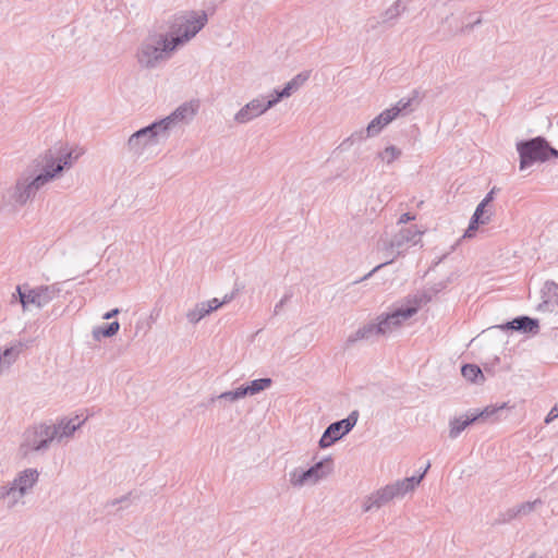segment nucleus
Here are the masks:
<instances>
[{"label":"nucleus","mask_w":558,"mask_h":558,"mask_svg":"<svg viewBox=\"0 0 558 558\" xmlns=\"http://www.w3.org/2000/svg\"><path fill=\"white\" fill-rule=\"evenodd\" d=\"M53 442L49 424L39 423L29 426L22 435L17 453L22 459H27L33 453H45Z\"/></svg>","instance_id":"obj_5"},{"label":"nucleus","mask_w":558,"mask_h":558,"mask_svg":"<svg viewBox=\"0 0 558 558\" xmlns=\"http://www.w3.org/2000/svg\"><path fill=\"white\" fill-rule=\"evenodd\" d=\"M366 134H367V128L353 132L349 137H347L341 143V147L351 146L355 143H360V142L365 141L366 138L373 137V135H366Z\"/></svg>","instance_id":"obj_37"},{"label":"nucleus","mask_w":558,"mask_h":558,"mask_svg":"<svg viewBox=\"0 0 558 558\" xmlns=\"http://www.w3.org/2000/svg\"><path fill=\"white\" fill-rule=\"evenodd\" d=\"M204 303H206L210 313H213L214 311L218 310L223 305V302L219 301L217 298H214L209 301H205Z\"/></svg>","instance_id":"obj_41"},{"label":"nucleus","mask_w":558,"mask_h":558,"mask_svg":"<svg viewBox=\"0 0 558 558\" xmlns=\"http://www.w3.org/2000/svg\"><path fill=\"white\" fill-rule=\"evenodd\" d=\"M120 313V310L119 308H113L109 312H107L102 318L104 319H111L112 317L117 316L118 314Z\"/></svg>","instance_id":"obj_47"},{"label":"nucleus","mask_w":558,"mask_h":558,"mask_svg":"<svg viewBox=\"0 0 558 558\" xmlns=\"http://www.w3.org/2000/svg\"><path fill=\"white\" fill-rule=\"evenodd\" d=\"M8 498H7V508L13 509L19 504H23V498L26 496L20 489H17L13 484H8Z\"/></svg>","instance_id":"obj_33"},{"label":"nucleus","mask_w":558,"mask_h":558,"mask_svg":"<svg viewBox=\"0 0 558 558\" xmlns=\"http://www.w3.org/2000/svg\"><path fill=\"white\" fill-rule=\"evenodd\" d=\"M78 155L73 156V151L65 150L60 151L57 156H53L52 151H47L43 157V165H39V169L44 175L48 177V183L58 178L64 169H69L73 166Z\"/></svg>","instance_id":"obj_9"},{"label":"nucleus","mask_w":558,"mask_h":558,"mask_svg":"<svg viewBox=\"0 0 558 558\" xmlns=\"http://www.w3.org/2000/svg\"><path fill=\"white\" fill-rule=\"evenodd\" d=\"M290 295L286 294L276 305L274 308V313L277 315L280 310L283 307V305L289 301Z\"/></svg>","instance_id":"obj_43"},{"label":"nucleus","mask_w":558,"mask_h":558,"mask_svg":"<svg viewBox=\"0 0 558 558\" xmlns=\"http://www.w3.org/2000/svg\"><path fill=\"white\" fill-rule=\"evenodd\" d=\"M289 92L282 88L281 90L275 89L268 97L265 96V102L268 110L276 106L281 99L288 98Z\"/></svg>","instance_id":"obj_39"},{"label":"nucleus","mask_w":558,"mask_h":558,"mask_svg":"<svg viewBox=\"0 0 558 558\" xmlns=\"http://www.w3.org/2000/svg\"><path fill=\"white\" fill-rule=\"evenodd\" d=\"M29 343L31 341L15 340L4 349L0 348V376L11 368Z\"/></svg>","instance_id":"obj_16"},{"label":"nucleus","mask_w":558,"mask_h":558,"mask_svg":"<svg viewBox=\"0 0 558 558\" xmlns=\"http://www.w3.org/2000/svg\"><path fill=\"white\" fill-rule=\"evenodd\" d=\"M421 235L422 232L416 226H411L402 228L390 240L380 239L377 243V250L385 253V257L387 258L386 262L377 265L363 278L354 281V283L368 279L381 267L393 263L398 256L403 255L411 246L416 245L421 241Z\"/></svg>","instance_id":"obj_3"},{"label":"nucleus","mask_w":558,"mask_h":558,"mask_svg":"<svg viewBox=\"0 0 558 558\" xmlns=\"http://www.w3.org/2000/svg\"><path fill=\"white\" fill-rule=\"evenodd\" d=\"M496 192V187H493L487 194L486 196L482 199L481 203H483L484 205H488L490 202H493L494 199V194Z\"/></svg>","instance_id":"obj_45"},{"label":"nucleus","mask_w":558,"mask_h":558,"mask_svg":"<svg viewBox=\"0 0 558 558\" xmlns=\"http://www.w3.org/2000/svg\"><path fill=\"white\" fill-rule=\"evenodd\" d=\"M39 481V472L37 469L28 468L16 474L14 480L10 482L24 495L29 494Z\"/></svg>","instance_id":"obj_18"},{"label":"nucleus","mask_w":558,"mask_h":558,"mask_svg":"<svg viewBox=\"0 0 558 558\" xmlns=\"http://www.w3.org/2000/svg\"><path fill=\"white\" fill-rule=\"evenodd\" d=\"M507 408V403L504 402L500 405H487L484 410L481 412L473 414L474 417H476V421L482 420H489L493 417L497 418V414Z\"/></svg>","instance_id":"obj_35"},{"label":"nucleus","mask_w":558,"mask_h":558,"mask_svg":"<svg viewBox=\"0 0 558 558\" xmlns=\"http://www.w3.org/2000/svg\"><path fill=\"white\" fill-rule=\"evenodd\" d=\"M325 462L330 460L319 461L307 470L296 468L289 473V482L293 487H303L305 485H315L318 481L324 478L328 472L324 471Z\"/></svg>","instance_id":"obj_13"},{"label":"nucleus","mask_w":558,"mask_h":558,"mask_svg":"<svg viewBox=\"0 0 558 558\" xmlns=\"http://www.w3.org/2000/svg\"><path fill=\"white\" fill-rule=\"evenodd\" d=\"M8 485H1L0 486V501L3 500L7 502L8 498Z\"/></svg>","instance_id":"obj_46"},{"label":"nucleus","mask_w":558,"mask_h":558,"mask_svg":"<svg viewBox=\"0 0 558 558\" xmlns=\"http://www.w3.org/2000/svg\"><path fill=\"white\" fill-rule=\"evenodd\" d=\"M402 150L396 145H388L383 150L378 151L376 158L386 163L387 166L392 165L395 161L400 159Z\"/></svg>","instance_id":"obj_27"},{"label":"nucleus","mask_w":558,"mask_h":558,"mask_svg":"<svg viewBox=\"0 0 558 558\" xmlns=\"http://www.w3.org/2000/svg\"><path fill=\"white\" fill-rule=\"evenodd\" d=\"M527 558H542V557L537 556L536 554H532V555H531L530 557H527Z\"/></svg>","instance_id":"obj_51"},{"label":"nucleus","mask_w":558,"mask_h":558,"mask_svg":"<svg viewBox=\"0 0 558 558\" xmlns=\"http://www.w3.org/2000/svg\"><path fill=\"white\" fill-rule=\"evenodd\" d=\"M462 376L471 383H483L485 377L482 369L475 364H465L461 368Z\"/></svg>","instance_id":"obj_30"},{"label":"nucleus","mask_w":558,"mask_h":558,"mask_svg":"<svg viewBox=\"0 0 558 558\" xmlns=\"http://www.w3.org/2000/svg\"><path fill=\"white\" fill-rule=\"evenodd\" d=\"M474 422H476V417H474L473 414L454 417L450 420L449 437L451 439L457 438L468 426H470Z\"/></svg>","instance_id":"obj_26"},{"label":"nucleus","mask_w":558,"mask_h":558,"mask_svg":"<svg viewBox=\"0 0 558 558\" xmlns=\"http://www.w3.org/2000/svg\"><path fill=\"white\" fill-rule=\"evenodd\" d=\"M233 298H234V294H233V293H231V294H226V295L223 296V299L221 300V302H223V305H225V304L229 303Z\"/></svg>","instance_id":"obj_49"},{"label":"nucleus","mask_w":558,"mask_h":558,"mask_svg":"<svg viewBox=\"0 0 558 558\" xmlns=\"http://www.w3.org/2000/svg\"><path fill=\"white\" fill-rule=\"evenodd\" d=\"M245 396L243 395L242 388L238 387L234 390L225 391V392H221L217 397H213L210 399V402H215L216 400H227V401H230V402H235L236 400L242 399Z\"/></svg>","instance_id":"obj_38"},{"label":"nucleus","mask_w":558,"mask_h":558,"mask_svg":"<svg viewBox=\"0 0 558 558\" xmlns=\"http://www.w3.org/2000/svg\"><path fill=\"white\" fill-rule=\"evenodd\" d=\"M392 499L393 498L390 493V489L388 485H386L385 487L379 488L376 492L372 493L371 495L366 496L363 499L362 509L364 512H369L373 509L381 508Z\"/></svg>","instance_id":"obj_19"},{"label":"nucleus","mask_w":558,"mask_h":558,"mask_svg":"<svg viewBox=\"0 0 558 558\" xmlns=\"http://www.w3.org/2000/svg\"><path fill=\"white\" fill-rule=\"evenodd\" d=\"M119 329H120L119 322H112L105 327H100V326L95 327L93 329V338L95 340H100L101 337L110 338V337H113L114 335H117Z\"/></svg>","instance_id":"obj_32"},{"label":"nucleus","mask_w":558,"mask_h":558,"mask_svg":"<svg viewBox=\"0 0 558 558\" xmlns=\"http://www.w3.org/2000/svg\"><path fill=\"white\" fill-rule=\"evenodd\" d=\"M471 17H472V14H469V16L466 17L468 21L462 23V25L459 29L460 34L470 33L475 25H480L482 23L481 16L476 17L475 20H471Z\"/></svg>","instance_id":"obj_40"},{"label":"nucleus","mask_w":558,"mask_h":558,"mask_svg":"<svg viewBox=\"0 0 558 558\" xmlns=\"http://www.w3.org/2000/svg\"><path fill=\"white\" fill-rule=\"evenodd\" d=\"M415 219V216L414 215H411L410 213H405V214H402L398 220V223L399 225H402V223H407L411 220H414Z\"/></svg>","instance_id":"obj_44"},{"label":"nucleus","mask_w":558,"mask_h":558,"mask_svg":"<svg viewBox=\"0 0 558 558\" xmlns=\"http://www.w3.org/2000/svg\"><path fill=\"white\" fill-rule=\"evenodd\" d=\"M359 418V412L352 411L347 418L331 423L319 439L320 448H328L351 432Z\"/></svg>","instance_id":"obj_11"},{"label":"nucleus","mask_w":558,"mask_h":558,"mask_svg":"<svg viewBox=\"0 0 558 558\" xmlns=\"http://www.w3.org/2000/svg\"><path fill=\"white\" fill-rule=\"evenodd\" d=\"M16 293L23 310L27 311L31 307H45L59 295L60 288L56 283L49 286L43 284L35 288L23 284L16 287Z\"/></svg>","instance_id":"obj_8"},{"label":"nucleus","mask_w":558,"mask_h":558,"mask_svg":"<svg viewBox=\"0 0 558 558\" xmlns=\"http://www.w3.org/2000/svg\"><path fill=\"white\" fill-rule=\"evenodd\" d=\"M85 420H81L78 416L75 417H63L56 424H49L52 433V439L57 442L68 441L74 436V433L81 428Z\"/></svg>","instance_id":"obj_14"},{"label":"nucleus","mask_w":558,"mask_h":558,"mask_svg":"<svg viewBox=\"0 0 558 558\" xmlns=\"http://www.w3.org/2000/svg\"><path fill=\"white\" fill-rule=\"evenodd\" d=\"M517 150L520 156V170H524L535 162L558 158V150L542 136L517 143Z\"/></svg>","instance_id":"obj_6"},{"label":"nucleus","mask_w":558,"mask_h":558,"mask_svg":"<svg viewBox=\"0 0 558 558\" xmlns=\"http://www.w3.org/2000/svg\"><path fill=\"white\" fill-rule=\"evenodd\" d=\"M557 417H558V404H555L554 408L547 414V416L545 418V423L549 424L550 422H553Z\"/></svg>","instance_id":"obj_42"},{"label":"nucleus","mask_w":558,"mask_h":558,"mask_svg":"<svg viewBox=\"0 0 558 558\" xmlns=\"http://www.w3.org/2000/svg\"><path fill=\"white\" fill-rule=\"evenodd\" d=\"M393 120V114H390L387 109L384 110L367 124L366 135H373V137L377 136L384 130V128H386Z\"/></svg>","instance_id":"obj_25"},{"label":"nucleus","mask_w":558,"mask_h":558,"mask_svg":"<svg viewBox=\"0 0 558 558\" xmlns=\"http://www.w3.org/2000/svg\"><path fill=\"white\" fill-rule=\"evenodd\" d=\"M310 78L308 72H302L295 75L291 81H289L284 85V89L289 92V96H291L294 92L301 88Z\"/></svg>","instance_id":"obj_34"},{"label":"nucleus","mask_w":558,"mask_h":558,"mask_svg":"<svg viewBox=\"0 0 558 558\" xmlns=\"http://www.w3.org/2000/svg\"><path fill=\"white\" fill-rule=\"evenodd\" d=\"M541 499H535L534 501H526L522 502L520 505H517L512 508H509L507 511L500 514V518L498 519L499 523H508L519 517L527 515L530 514L537 505H541Z\"/></svg>","instance_id":"obj_21"},{"label":"nucleus","mask_w":558,"mask_h":558,"mask_svg":"<svg viewBox=\"0 0 558 558\" xmlns=\"http://www.w3.org/2000/svg\"><path fill=\"white\" fill-rule=\"evenodd\" d=\"M266 111H268V108L266 107L265 96L260 95L248 101L245 106H243L234 114V121L238 124H246L252 120L260 117Z\"/></svg>","instance_id":"obj_15"},{"label":"nucleus","mask_w":558,"mask_h":558,"mask_svg":"<svg viewBox=\"0 0 558 558\" xmlns=\"http://www.w3.org/2000/svg\"><path fill=\"white\" fill-rule=\"evenodd\" d=\"M169 138L158 121L134 132L125 143V150L132 157H140L146 148L156 146Z\"/></svg>","instance_id":"obj_7"},{"label":"nucleus","mask_w":558,"mask_h":558,"mask_svg":"<svg viewBox=\"0 0 558 558\" xmlns=\"http://www.w3.org/2000/svg\"><path fill=\"white\" fill-rule=\"evenodd\" d=\"M271 384L272 380L270 378H259L252 380L247 386H241V388L243 390V395L246 397L259 393L260 391L269 388Z\"/></svg>","instance_id":"obj_28"},{"label":"nucleus","mask_w":558,"mask_h":558,"mask_svg":"<svg viewBox=\"0 0 558 558\" xmlns=\"http://www.w3.org/2000/svg\"><path fill=\"white\" fill-rule=\"evenodd\" d=\"M47 178L40 171L39 163L27 167L12 183L1 190L0 211L9 215L17 214L48 184Z\"/></svg>","instance_id":"obj_1"},{"label":"nucleus","mask_w":558,"mask_h":558,"mask_svg":"<svg viewBox=\"0 0 558 558\" xmlns=\"http://www.w3.org/2000/svg\"><path fill=\"white\" fill-rule=\"evenodd\" d=\"M198 106L194 102H184L179 106L172 113L163 119L158 120L161 128L170 136L171 132L177 128L190 123L197 112Z\"/></svg>","instance_id":"obj_12"},{"label":"nucleus","mask_w":558,"mask_h":558,"mask_svg":"<svg viewBox=\"0 0 558 558\" xmlns=\"http://www.w3.org/2000/svg\"><path fill=\"white\" fill-rule=\"evenodd\" d=\"M129 500V495H125V496H122L121 498H117V499H113L112 501H110V505L111 506H116L120 502H124V501H128Z\"/></svg>","instance_id":"obj_48"},{"label":"nucleus","mask_w":558,"mask_h":558,"mask_svg":"<svg viewBox=\"0 0 558 558\" xmlns=\"http://www.w3.org/2000/svg\"><path fill=\"white\" fill-rule=\"evenodd\" d=\"M209 314H210V312H209L206 303L201 302V303H197L193 308L187 311L186 318L191 324L196 325L201 319H203L204 317H206Z\"/></svg>","instance_id":"obj_31"},{"label":"nucleus","mask_w":558,"mask_h":558,"mask_svg":"<svg viewBox=\"0 0 558 558\" xmlns=\"http://www.w3.org/2000/svg\"><path fill=\"white\" fill-rule=\"evenodd\" d=\"M543 295L545 298L544 304H548L551 299L558 303V284L553 280H547L544 283Z\"/></svg>","instance_id":"obj_36"},{"label":"nucleus","mask_w":558,"mask_h":558,"mask_svg":"<svg viewBox=\"0 0 558 558\" xmlns=\"http://www.w3.org/2000/svg\"><path fill=\"white\" fill-rule=\"evenodd\" d=\"M486 205L480 203L471 218L469 228L465 230L463 238H472L480 225H486L490 220V214L485 210Z\"/></svg>","instance_id":"obj_24"},{"label":"nucleus","mask_w":558,"mask_h":558,"mask_svg":"<svg viewBox=\"0 0 558 558\" xmlns=\"http://www.w3.org/2000/svg\"><path fill=\"white\" fill-rule=\"evenodd\" d=\"M158 315H159V312H156V314H154V312H153V313L150 314L149 318H150L153 322H155V320L157 319Z\"/></svg>","instance_id":"obj_50"},{"label":"nucleus","mask_w":558,"mask_h":558,"mask_svg":"<svg viewBox=\"0 0 558 558\" xmlns=\"http://www.w3.org/2000/svg\"><path fill=\"white\" fill-rule=\"evenodd\" d=\"M404 10L405 5L402 3V1L397 0L381 14V21H377L375 17H373L368 20L367 25L374 29L380 23L391 24L404 12Z\"/></svg>","instance_id":"obj_23"},{"label":"nucleus","mask_w":558,"mask_h":558,"mask_svg":"<svg viewBox=\"0 0 558 558\" xmlns=\"http://www.w3.org/2000/svg\"><path fill=\"white\" fill-rule=\"evenodd\" d=\"M177 50L168 34L149 33L137 46L135 59L145 70H153L167 62Z\"/></svg>","instance_id":"obj_2"},{"label":"nucleus","mask_w":558,"mask_h":558,"mask_svg":"<svg viewBox=\"0 0 558 558\" xmlns=\"http://www.w3.org/2000/svg\"><path fill=\"white\" fill-rule=\"evenodd\" d=\"M379 337H383L381 330H379V324L377 319H375L361 326L356 331L351 333L347 339V343L353 344L361 340H372Z\"/></svg>","instance_id":"obj_20"},{"label":"nucleus","mask_w":558,"mask_h":558,"mask_svg":"<svg viewBox=\"0 0 558 558\" xmlns=\"http://www.w3.org/2000/svg\"><path fill=\"white\" fill-rule=\"evenodd\" d=\"M417 92H414L413 97L409 98H401L398 100L393 106L388 108L387 110L390 112V114H393L395 120L402 113V112H411L412 111V101L416 98Z\"/></svg>","instance_id":"obj_29"},{"label":"nucleus","mask_w":558,"mask_h":558,"mask_svg":"<svg viewBox=\"0 0 558 558\" xmlns=\"http://www.w3.org/2000/svg\"><path fill=\"white\" fill-rule=\"evenodd\" d=\"M499 327L501 329H511L524 333H537L539 328L538 320L529 316L517 317Z\"/></svg>","instance_id":"obj_22"},{"label":"nucleus","mask_w":558,"mask_h":558,"mask_svg":"<svg viewBox=\"0 0 558 558\" xmlns=\"http://www.w3.org/2000/svg\"><path fill=\"white\" fill-rule=\"evenodd\" d=\"M430 464L428 463L424 471L414 476L405 477L403 480L396 481L395 483L388 484L392 498H402L408 493H411L422 482Z\"/></svg>","instance_id":"obj_17"},{"label":"nucleus","mask_w":558,"mask_h":558,"mask_svg":"<svg viewBox=\"0 0 558 558\" xmlns=\"http://www.w3.org/2000/svg\"><path fill=\"white\" fill-rule=\"evenodd\" d=\"M208 15L205 11H186L175 16L169 38L178 49L192 40L207 24Z\"/></svg>","instance_id":"obj_4"},{"label":"nucleus","mask_w":558,"mask_h":558,"mask_svg":"<svg viewBox=\"0 0 558 558\" xmlns=\"http://www.w3.org/2000/svg\"><path fill=\"white\" fill-rule=\"evenodd\" d=\"M418 311V305L399 307L393 310L390 313H384L377 316V322L379 324V330H381V336L387 337L391 335L393 331L398 330L402 324L415 315Z\"/></svg>","instance_id":"obj_10"}]
</instances>
